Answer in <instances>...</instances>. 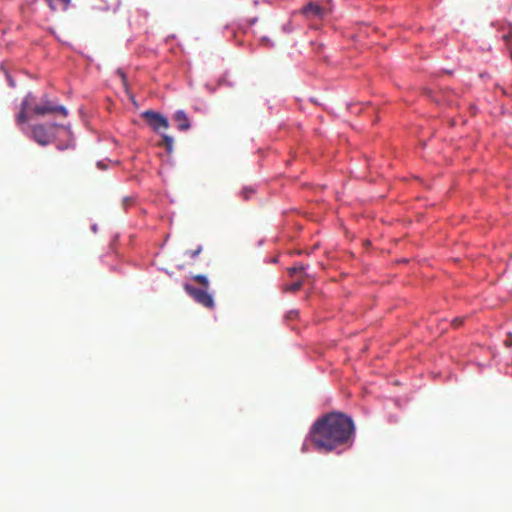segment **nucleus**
Instances as JSON below:
<instances>
[{
	"mask_svg": "<svg viewBox=\"0 0 512 512\" xmlns=\"http://www.w3.org/2000/svg\"><path fill=\"white\" fill-rule=\"evenodd\" d=\"M354 431V423L350 417L343 413L333 412L313 424L310 438L318 451L331 452L340 446H350Z\"/></svg>",
	"mask_w": 512,
	"mask_h": 512,
	"instance_id": "1",
	"label": "nucleus"
},
{
	"mask_svg": "<svg viewBox=\"0 0 512 512\" xmlns=\"http://www.w3.org/2000/svg\"><path fill=\"white\" fill-rule=\"evenodd\" d=\"M31 110L32 113L37 116H45L53 113L61 114L63 117L68 115V111L64 106L56 105L49 100H45L42 103L35 105Z\"/></svg>",
	"mask_w": 512,
	"mask_h": 512,
	"instance_id": "2",
	"label": "nucleus"
},
{
	"mask_svg": "<svg viewBox=\"0 0 512 512\" xmlns=\"http://www.w3.org/2000/svg\"><path fill=\"white\" fill-rule=\"evenodd\" d=\"M184 290L199 304L206 308H213L214 300L212 296L203 289L195 288L190 284L184 285Z\"/></svg>",
	"mask_w": 512,
	"mask_h": 512,
	"instance_id": "3",
	"label": "nucleus"
},
{
	"mask_svg": "<svg viewBox=\"0 0 512 512\" xmlns=\"http://www.w3.org/2000/svg\"><path fill=\"white\" fill-rule=\"evenodd\" d=\"M142 117L155 132H160L161 129H167L169 127L168 120L160 113L147 110L142 113Z\"/></svg>",
	"mask_w": 512,
	"mask_h": 512,
	"instance_id": "4",
	"label": "nucleus"
},
{
	"mask_svg": "<svg viewBox=\"0 0 512 512\" xmlns=\"http://www.w3.org/2000/svg\"><path fill=\"white\" fill-rule=\"evenodd\" d=\"M301 13L309 20H320L327 15V10L317 3L309 2L302 8Z\"/></svg>",
	"mask_w": 512,
	"mask_h": 512,
	"instance_id": "5",
	"label": "nucleus"
},
{
	"mask_svg": "<svg viewBox=\"0 0 512 512\" xmlns=\"http://www.w3.org/2000/svg\"><path fill=\"white\" fill-rule=\"evenodd\" d=\"M31 133H32V138L39 145L46 146L50 143V137H49L48 131L44 125L37 124V125L32 126Z\"/></svg>",
	"mask_w": 512,
	"mask_h": 512,
	"instance_id": "6",
	"label": "nucleus"
},
{
	"mask_svg": "<svg viewBox=\"0 0 512 512\" xmlns=\"http://www.w3.org/2000/svg\"><path fill=\"white\" fill-rule=\"evenodd\" d=\"M35 97L29 93L25 96L21 103V109L16 117V121L19 125L24 124L28 121V109L31 107L32 102L34 101Z\"/></svg>",
	"mask_w": 512,
	"mask_h": 512,
	"instance_id": "7",
	"label": "nucleus"
},
{
	"mask_svg": "<svg viewBox=\"0 0 512 512\" xmlns=\"http://www.w3.org/2000/svg\"><path fill=\"white\" fill-rule=\"evenodd\" d=\"M174 121L176 122L178 129L181 131H187L190 128V121L186 113L182 110L175 113Z\"/></svg>",
	"mask_w": 512,
	"mask_h": 512,
	"instance_id": "8",
	"label": "nucleus"
},
{
	"mask_svg": "<svg viewBox=\"0 0 512 512\" xmlns=\"http://www.w3.org/2000/svg\"><path fill=\"white\" fill-rule=\"evenodd\" d=\"M49 8L53 11H66L71 0H45Z\"/></svg>",
	"mask_w": 512,
	"mask_h": 512,
	"instance_id": "9",
	"label": "nucleus"
},
{
	"mask_svg": "<svg viewBox=\"0 0 512 512\" xmlns=\"http://www.w3.org/2000/svg\"><path fill=\"white\" fill-rule=\"evenodd\" d=\"M162 142L166 148V150L168 152H172L173 150V143H174V140L171 136L167 135V134H163L162 135Z\"/></svg>",
	"mask_w": 512,
	"mask_h": 512,
	"instance_id": "10",
	"label": "nucleus"
},
{
	"mask_svg": "<svg viewBox=\"0 0 512 512\" xmlns=\"http://www.w3.org/2000/svg\"><path fill=\"white\" fill-rule=\"evenodd\" d=\"M255 194V190L252 187H245L241 191V195L244 200H249Z\"/></svg>",
	"mask_w": 512,
	"mask_h": 512,
	"instance_id": "11",
	"label": "nucleus"
},
{
	"mask_svg": "<svg viewBox=\"0 0 512 512\" xmlns=\"http://www.w3.org/2000/svg\"><path fill=\"white\" fill-rule=\"evenodd\" d=\"M305 270V266L301 263H298L288 269L289 274L293 276L295 273L302 272Z\"/></svg>",
	"mask_w": 512,
	"mask_h": 512,
	"instance_id": "12",
	"label": "nucleus"
},
{
	"mask_svg": "<svg viewBox=\"0 0 512 512\" xmlns=\"http://www.w3.org/2000/svg\"><path fill=\"white\" fill-rule=\"evenodd\" d=\"M193 279H194L196 282H198L199 284H201L202 286H204V287H208L209 282H208V279H207V277H206V276L201 275V274H198V275H195V276L193 277Z\"/></svg>",
	"mask_w": 512,
	"mask_h": 512,
	"instance_id": "13",
	"label": "nucleus"
},
{
	"mask_svg": "<svg viewBox=\"0 0 512 512\" xmlns=\"http://www.w3.org/2000/svg\"><path fill=\"white\" fill-rule=\"evenodd\" d=\"M303 285V282L301 280H298L292 284H290L286 289L287 291H290V292H297L298 290L301 289Z\"/></svg>",
	"mask_w": 512,
	"mask_h": 512,
	"instance_id": "14",
	"label": "nucleus"
},
{
	"mask_svg": "<svg viewBox=\"0 0 512 512\" xmlns=\"http://www.w3.org/2000/svg\"><path fill=\"white\" fill-rule=\"evenodd\" d=\"M202 252V246H198L196 249L194 250H188L186 251V255L189 256L190 258L194 259L196 258L200 253Z\"/></svg>",
	"mask_w": 512,
	"mask_h": 512,
	"instance_id": "15",
	"label": "nucleus"
},
{
	"mask_svg": "<svg viewBox=\"0 0 512 512\" xmlns=\"http://www.w3.org/2000/svg\"><path fill=\"white\" fill-rule=\"evenodd\" d=\"M503 40L506 42L508 46L512 45V28H510L509 32L502 36Z\"/></svg>",
	"mask_w": 512,
	"mask_h": 512,
	"instance_id": "16",
	"label": "nucleus"
},
{
	"mask_svg": "<svg viewBox=\"0 0 512 512\" xmlns=\"http://www.w3.org/2000/svg\"><path fill=\"white\" fill-rule=\"evenodd\" d=\"M117 74L120 76L121 80H122V83L124 85L125 88H127V78H126V74L122 71V70H118L117 71Z\"/></svg>",
	"mask_w": 512,
	"mask_h": 512,
	"instance_id": "17",
	"label": "nucleus"
},
{
	"mask_svg": "<svg viewBox=\"0 0 512 512\" xmlns=\"http://www.w3.org/2000/svg\"><path fill=\"white\" fill-rule=\"evenodd\" d=\"M504 345H505L506 347H508V348H509V347H512V333H511V332H509V333L507 334V338H506V339H505V341H504Z\"/></svg>",
	"mask_w": 512,
	"mask_h": 512,
	"instance_id": "18",
	"label": "nucleus"
},
{
	"mask_svg": "<svg viewBox=\"0 0 512 512\" xmlns=\"http://www.w3.org/2000/svg\"><path fill=\"white\" fill-rule=\"evenodd\" d=\"M463 322V319L462 318H455L453 321H452V324L456 327L460 326Z\"/></svg>",
	"mask_w": 512,
	"mask_h": 512,
	"instance_id": "19",
	"label": "nucleus"
},
{
	"mask_svg": "<svg viewBox=\"0 0 512 512\" xmlns=\"http://www.w3.org/2000/svg\"><path fill=\"white\" fill-rule=\"evenodd\" d=\"M131 202H132V198H125V199L123 200V204H124V206H127V205H128V204H130Z\"/></svg>",
	"mask_w": 512,
	"mask_h": 512,
	"instance_id": "20",
	"label": "nucleus"
},
{
	"mask_svg": "<svg viewBox=\"0 0 512 512\" xmlns=\"http://www.w3.org/2000/svg\"><path fill=\"white\" fill-rule=\"evenodd\" d=\"M511 57H512V52H511Z\"/></svg>",
	"mask_w": 512,
	"mask_h": 512,
	"instance_id": "21",
	"label": "nucleus"
}]
</instances>
